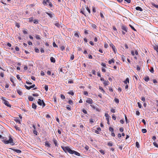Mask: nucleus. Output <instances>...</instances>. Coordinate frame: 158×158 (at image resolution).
<instances>
[{
    "label": "nucleus",
    "mask_w": 158,
    "mask_h": 158,
    "mask_svg": "<svg viewBox=\"0 0 158 158\" xmlns=\"http://www.w3.org/2000/svg\"><path fill=\"white\" fill-rule=\"evenodd\" d=\"M15 128L17 130H18V131H21V129H20V128L19 127H17V126H15Z\"/></svg>",
    "instance_id": "obj_31"
},
{
    "label": "nucleus",
    "mask_w": 158,
    "mask_h": 158,
    "mask_svg": "<svg viewBox=\"0 0 158 158\" xmlns=\"http://www.w3.org/2000/svg\"><path fill=\"white\" fill-rule=\"evenodd\" d=\"M66 108L67 109H68L69 110H71V108H70V106L68 105L66 106Z\"/></svg>",
    "instance_id": "obj_49"
},
{
    "label": "nucleus",
    "mask_w": 158,
    "mask_h": 158,
    "mask_svg": "<svg viewBox=\"0 0 158 158\" xmlns=\"http://www.w3.org/2000/svg\"><path fill=\"white\" fill-rule=\"evenodd\" d=\"M90 106L94 110H96L98 111H99L100 110L98 108L94 106L93 105H90Z\"/></svg>",
    "instance_id": "obj_11"
},
{
    "label": "nucleus",
    "mask_w": 158,
    "mask_h": 158,
    "mask_svg": "<svg viewBox=\"0 0 158 158\" xmlns=\"http://www.w3.org/2000/svg\"><path fill=\"white\" fill-rule=\"evenodd\" d=\"M50 60L52 62L55 63L56 60L55 58L53 57H51L50 58Z\"/></svg>",
    "instance_id": "obj_16"
},
{
    "label": "nucleus",
    "mask_w": 158,
    "mask_h": 158,
    "mask_svg": "<svg viewBox=\"0 0 158 158\" xmlns=\"http://www.w3.org/2000/svg\"><path fill=\"white\" fill-rule=\"evenodd\" d=\"M37 106L35 103H33L32 105V108L34 109H36Z\"/></svg>",
    "instance_id": "obj_22"
},
{
    "label": "nucleus",
    "mask_w": 158,
    "mask_h": 158,
    "mask_svg": "<svg viewBox=\"0 0 158 158\" xmlns=\"http://www.w3.org/2000/svg\"><path fill=\"white\" fill-rule=\"evenodd\" d=\"M32 96L34 97H38L39 96V94L37 93H35L32 94Z\"/></svg>",
    "instance_id": "obj_45"
},
{
    "label": "nucleus",
    "mask_w": 158,
    "mask_h": 158,
    "mask_svg": "<svg viewBox=\"0 0 158 158\" xmlns=\"http://www.w3.org/2000/svg\"><path fill=\"white\" fill-rule=\"evenodd\" d=\"M54 24L57 27H60V25L59 23V22L57 21H55L54 22Z\"/></svg>",
    "instance_id": "obj_10"
},
{
    "label": "nucleus",
    "mask_w": 158,
    "mask_h": 158,
    "mask_svg": "<svg viewBox=\"0 0 158 158\" xmlns=\"http://www.w3.org/2000/svg\"><path fill=\"white\" fill-rule=\"evenodd\" d=\"M3 101L4 104L6 106L8 107H10L11 105H10L8 101L6 100L5 99H2Z\"/></svg>",
    "instance_id": "obj_5"
},
{
    "label": "nucleus",
    "mask_w": 158,
    "mask_h": 158,
    "mask_svg": "<svg viewBox=\"0 0 158 158\" xmlns=\"http://www.w3.org/2000/svg\"><path fill=\"white\" fill-rule=\"evenodd\" d=\"M35 52L36 53H39V50L37 48H35Z\"/></svg>",
    "instance_id": "obj_54"
},
{
    "label": "nucleus",
    "mask_w": 158,
    "mask_h": 158,
    "mask_svg": "<svg viewBox=\"0 0 158 158\" xmlns=\"http://www.w3.org/2000/svg\"><path fill=\"white\" fill-rule=\"evenodd\" d=\"M110 46L112 48L114 53H116V52L117 51V49L116 48L115 46L112 43H111L110 44Z\"/></svg>",
    "instance_id": "obj_6"
},
{
    "label": "nucleus",
    "mask_w": 158,
    "mask_h": 158,
    "mask_svg": "<svg viewBox=\"0 0 158 158\" xmlns=\"http://www.w3.org/2000/svg\"><path fill=\"white\" fill-rule=\"evenodd\" d=\"M47 2H48L49 3V5L50 6V7H52L53 6V5L52 3L49 2V0H46Z\"/></svg>",
    "instance_id": "obj_17"
},
{
    "label": "nucleus",
    "mask_w": 158,
    "mask_h": 158,
    "mask_svg": "<svg viewBox=\"0 0 158 158\" xmlns=\"http://www.w3.org/2000/svg\"><path fill=\"white\" fill-rule=\"evenodd\" d=\"M35 86V85L33 84V85L30 86H28L27 85H25L24 86L25 88L29 90L31 88H34Z\"/></svg>",
    "instance_id": "obj_7"
},
{
    "label": "nucleus",
    "mask_w": 158,
    "mask_h": 158,
    "mask_svg": "<svg viewBox=\"0 0 158 158\" xmlns=\"http://www.w3.org/2000/svg\"><path fill=\"white\" fill-rule=\"evenodd\" d=\"M68 94H70L72 95H74V93L72 91H71L69 92H68Z\"/></svg>",
    "instance_id": "obj_48"
},
{
    "label": "nucleus",
    "mask_w": 158,
    "mask_h": 158,
    "mask_svg": "<svg viewBox=\"0 0 158 158\" xmlns=\"http://www.w3.org/2000/svg\"><path fill=\"white\" fill-rule=\"evenodd\" d=\"M36 39L37 40H40V36L39 35H36L35 36Z\"/></svg>",
    "instance_id": "obj_40"
},
{
    "label": "nucleus",
    "mask_w": 158,
    "mask_h": 158,
    "mask_svg": "<svg viewBox=\"0 0 158 158\" xmlns=\"http://www.w3.org/2000/svg\"><path fill=\"white\" fill-rule=\"evenodd\" d=\"M112 118L114 120H115L116 119V117L114 114L112 115Z\"/></svg>",
    "instance_id": "obj_56"
},
{
    "label": "nucleus",
    "mask_w": 158,
    "mask_h": 158,
    "mask_svg": "<svg viewBox=\"0 0 158 158\" xmlns=\"http://www.w3.org/2000/svg\"><path fill=\"white\" fill-rule=\"evenodd\" d=\"M129 79L127 78L126 79V80L124 81V82L125 84H127V82L129 83Z\"/></svg>",
    "instance_id": "obj_26"
},
{
    "label": "nucleus",
    "mask_w": 158,
    "mask_h": 158,
    "mask_svg": "<svg viewBox=\"0 0 158 158\" xmlns=\"http://www.w3.org/2000/svg\"><path fill=\"white\" fill-rule=\"evenodd\" d=\"M142 131L143 133H145L147 132V130L145 129H143L142 130Z\"/></svg>",
    "instance_id": "obj_42"
},
{
    "label": "nucleus",
    "mask_w": 158,
    "mask_h": 158,
    "mask_svg": "<svg viewBox=\"0 0 158 158\" xmlns=\"http://www.w3.org/2000/svg\"><path fill=\"white\" fill-rule=\"evenodd\" d=\"M99 152L102 155H104L105 154L104 151L102 149L100 150Z\"/></svg>",
    "instance_id": "obj_33"
},
{
    "label": "nucleus",
    "mask_w": 158,
    "mask_h": 158,
    "mask_svg": "<svg viewBox=\"0 0 158 158\" xmlns=\"http://www.w3.org/2000/svg\"><path fill=\"white\" fill-rule=\"evenodd\" d=\"M17 93L20 95H22V92L19 90H17Z\"/></svg>",
    "instance_id": "obj_29"
},
{
    "label": "nucleus",
    "mask_w": 158,
    "mask_h": 158,
    "mask_svg": "<svg viewBox=\"0 0 158 158\" xmlns=\"http://www.w3.org/2000/svg\"><path fill=\"white\" fill-rule=\"evenodd\" d=\"M53 142L56 147H58L57 141L54 138L53 139Z\"/></svg>",
    "instance_id": "obj_13"
},
{
    "label": "nucleus",
    "mask_w": 158,
    "mask_h": 158,
    "mask_svg": "<svg viewBox=\"0 0 158 158\" xmlns=\"http://www.w3.org/2000/svg\"><path fill=\"white\" fill-rule=\"evenodd\" d=\"M28 99L29 101H33L34 98L32 96H29L28 97Z\"/></svg>",
    "instance_id": "obj_21"
},
{
    "label": "nucleus",
    "mask_w": 158,
    "mask_h": 158,
    "mask_svg": "<svg viewBox=\"0 0 158 158\" xmlns=\"http://www.w3.org/2000/svg\"><path fill=\"white\" fill-rule=\"evenodd\" d=\"M11 136L10 135L9 136V140H6L5 138L2 137V136L0 135V138L2 139V141L5 144H8L9 143L11 145H15V143L13 142V140L11 137Z\"/></svg>",
    "instance_id": "obj_1"
},
{
    "label": "nucleus",
    "mask_w": 158,
    "mask_h": 158,
    "mask_svg": "<svg viewBox=\"0 0 158 158\" xmlns=\"http://www.w3.org/2000/svg\"><path fill=\"white\" fill-rule=\"evenodd\" d=\"M15 26L17 27L18 28H19L20 27V25L18 23H15Z\"/></svg>",
    "instance_id": "obj_51"
},
{
    "label": "nucleus",
    "mask_w": 158,
    "mask_h": 158,
    "mask_svg": "<svg viewBox=\"0 0 158 158\" xmlns=\"http://www.w3.org/2000/svg\"><path fill=\"white\" fill-rule=\"evenodd\" d=\"M74 35H75L76 37H78V38H79V35L77 33H76L74 34Z\"/></svg>",
    "instance_id": "obj_58"
},
{
    "label": "nucleus",
    "mask_w": 158,
    "mask_h": 158,
    "mask_svg": "<svg viewBox=\"0 0 158 158\" xmlns=\"http://www.w3.org/2000/svg\"><path fill=\"white\" fill-rule=\"evenodd\" d=\"M100 16L101 18H102V19L104 18V15H103L102 11H100Z\"/></svg>",
    "instance_id": "obj_28"
},
{
    "label": "nucleus",
    "mask_w": 158,
    "mask_h": 158,
    "mask_svg": "<svg viewBox=\"0 0 158 158\" xmlns=\"http://www.w3.org/2000/svg\"><path fill=\"white\" fill-rule=\"evenodd\" d=\"M61 148L65 152H68L71 154H74L75 155L77 156H80V155L79 153L73 150H71L68 147H61Z\"/></svg>",
    "instance_id": "obj_2"
},
{
    "label": "nucleus",
    "mask_w": 158,
    "mask_h": 158,
    "mask_svg": "<svg viewBox=\"0 0 158 158\" xmlns=\"http://www.w3.org/2000/svg\"><path fill=\"white\" fill-rule=\"evenodd\" d=\"M101 65L102 66L104 67L105 68H106V66L105 64L104 63H102L101 64Z\"/></svg>",
    "instance_id": "obj_44"
},
{
    "label": "nucleus",
    "mask_w": 158,
    "mask_h": 158,
    "mask_svg": "<svg viewBox=\"0 0 158 158\" xmlns=\"http://www.w3.org/2000/svg\"><path fill=\"white\" fill-rule=\"evenodd\" d=\"M121 29L124 31H122V34L123 35L125 34L126 32H127L128 28L127 26L122 24L121 26Z\"/></svg>",
    "instance_id": "obj_3"
},
{
    "label": "nucleus",
    "mask_w": 158,
    "mask_h": 158,
    "mask_svg": "<svg viewBox=\"0 0 158 158\" xmlns=\"http://www.w3.org/2000/svg\"><path fill=\"white\" fill-rule=\"evenodd\" d=\"M33 133L34 134H35V135H37V134H38V132L35 131V130H34L33 131Z\"/></svg>",
    "instance_id": "obj_63"
},
{
    "label": "nucleus",
    "mask_w": 158,
    "mask_h": 158,
    "mask_svg": "<svg viewBox=\"0 0 158 158\" xmlns=\"http://www.w3.org/2000/svg\"><path fill=\"white\" fill-rule=\"evenodd\" d=\"M60 97L62 99H64L65 98V96L62 94H60Z\"/></svg>",
    "instance_id": "obj_37"
},
{
    "label": "nucleus",
    "mask_w": 158,
    "mask_h": 158,
    "mask_svg": "<svg viewBox=\"0 0 158 158\" xmlns=\"http://www.w3.org/2000/svg\"><path fill=\"white\" fill-rule=\"evenodd\" d=\"M37 103L39 105L41 106L42 105L43 107L45 106V104L44 101L43 100H41L40 99H38Z\"/></svg>",
    "instance_id": "obj_4"
},
{
    "label": "nucleus",
    "mask_w": 158,
    "mask_h": 158,
    "mask_svg": "<svg viewBox=\"0 0 158 158\" xmlns=\"http://www.w3.org/2000/svg\"><path fill=\"white\" fill-rule=\"evenodd\" d=\"M121 59L123 62H124L125 60V57L124 56L122 55L121 56Z\"/></svg>",
    "instance_id": "obj_27"
},
{
    "label": "nucleus",
    "mask_w": 158,
    "mask_h": 158,
    "mask_svg": "<svg viewBox=\"0 0 158 158\" xmlns=\"http://www.w3.org/2000/svg\"><path fill=\"white\" fill-rule=\"evenodd\" d=\"M105 116L106 118H109L110 116L107 113H105Z\"/></svg>",
    "instance_id": "obj_46"
},
{
    "label": "nucleus",
    "mask_w": 158,
    "mask_h": 158,
    "mask_svg": "<svg viewBox=\"0 0 158 158\" xmlns=\"http://www.w3.org/2000/svg\"><path fill=\"white\" fill-rule=\"evenodd\" d=\"M15 121L17 123H18L19 124H21L20 121V119H19L18 118H16V119H15Z\"/></svg>",
    "instance_id": "obj_30"
},
{
    "label": "nucleus",
    "mask_w": 158,
    "mask_h": 158,
    "mask_svg": "<svg viewBox=\"0 0 158 158\" xmlns=\"http://www.w3.org/2000/svg\"><path fill=\"white\" fill-rule=\"evenodd\" d=\"M102 71L103 72H105L106 71V70L104 68L102 67Z\"/></svg>",
    "instance_id": "obj_64"
},
{
    "label": "nucleus",
    "mask_w": 158,
    "mask_h": 158,
    "mask_svg": "<svg viewBox=\"0 0 158 158\" xmlns=\"http://www.w3.org/2000/svg\"><path fill=\"white\" fill-rule=\"evenodd\" d=\"M129 26L132 30H133L134 31H136V30L135 28L132 25H131V24H129Z\"/></svg>",
    "instance_id": "obj_34"
},
{
    "label": "nucleus",
    "mask_w": 158,
    "mask_h": 158,
    "mask_svg": "<svg viewBox=\"0 0 158 158\" xmlns=\"http://www.w3.org/2000/svg\"><path fill=\"white\" fill-rule=\"evenodd\" d=\"M84 94L86 96H88V93L86 91H85L84 92Z\"/></svg>",
    "instance_id": "obj_62"
},
{
    "label": "nucleus",
    "mask_w": 158,
    "mask_h": 158,
    "mask_svg": "<svg viewBox=\"0 0 158 158\" xmlns=\"http://www.w3.org/2000/svg\"><path fill=\"white\" fill-rule=\"evenodd\" d=\"M136 69L138 71H139L140 70V68L138 65H137L136 66Z\"/></svg>",
    "instance_id": "obj_55"
},
{
    "label": "nucleus",
    "mask_w": 158,
    "mask_h": 158,
    "mask_svg": "<svg viewBox=\"0 0 158 158\" xmlns=\"http://www.w3.org/2000/svg\"><path fill=\"white\" fill-rule=\"evenodd\" d=\"M44 88H45V90L46 91H47L48 90V85H45Z\"/></svg>",
    "instance_id": "obj_41"
},
{
    "label": "nucleus",
    "mask_w": 158,
    "mask_h": 158,
    "mask_svg": "<svg viewBox=\"0 0 158 158\" xmlns=\"http://www.w3.org/2000/svg\"><path fill=\"white\" fill-rule=\"evenodd\" d=\"M38 19H35L34 20V23L35 24H38Z\"/></svg>",
    "instance_id": "obj_36"
},
{
    "label": "nucleus",
    "mask_w": 158,
    "mask_h": 158,
    "mask_svg": "<svg viewBox=\"0 0 158 158\" xmlns=\"http://www.w3.org/2000/svg\"><path fill=\"white\" fill-rule=\"evenodd\" d=\"M86 102L90 104L93 103V101L90 98H88L86 101Z\"/></svg>",
    "instance_id": "obj_8"
},
{
    "label": "nucleus",
    "mask_w": 158,
    "mask_h": 158,
    "mask_svg": "<svg viewBox=\"0 0 158 158\" xmlns=\"http://www.w3.org/2000/svg\"><path fill=\"white\" fill-rule=\"evenodd\" d=\"M104 47L106 48H108V44L107 43H106L104 44Z\"/></svg>",
    "instance_id": "obj_47"
},
{
    "label": "nucleus",
    "mask_w": 158,
    "mask_h": 158,
    "mask_svg": "<svg viewBox=\"0 0 158 158\" xmlns=\"http://www.w3.org/2000/svg\"><path fill=\"white\" fill-rule=\"evenodd\" d=\"M27 29H24L23 31V32L24 34H27L28 32L27 31Z\"/></svg>",
    "instance_id": "obj_25"
},
{
    "label": "nucleus",
    "mask_w": 158,
    "mask_h": 158,
    "mask_svg": "<svg viewBox=\"0 0 158 158\" xmlns=\"http://www.w3.org/2000/svg\"><path fill=\"white\" fill-rule=\"evenodd\" d=\"M135 145H136V147L138 148H139V143L138 142H136L135 143Z\"/></svg>",
    "instance_id": "obj_43"
},
{
    "label": "nucleus",
    "mask_w": 158,
    "mask_h": 158,
    "mask_svg": "<svg viewBox=\"0 0 158 158\" xmlns=\"http://www.w3.org/2000/svg\"><path fill=\"white\" fill-rule=\"evenodd\" d=\"M84 148L86 151H88L89 148V147L87 145H85Z\"/></svg>",
    "instance_id": "obj_39"
},
{
    "label": "nucleus",
    "mask_w": 158,
    "mask_h": 158,
    "mask_svg": "<svg viewBox=\"0 0 158 158\" xmlns=\"http://www.w3.org/2000/svg\"><path fill=\"white\" fill-rule=\"evenodd\" d=\"M154 49L158 53V46L157 45L154 46Z\"/></svg>",
    "instance_id": "obj_23"
},
{
    "label": "nucleus",
    "mask_w": 158,
    "mask_h": 158,
    "mask_svg": "<svg viewBox=\"0 0 158 158\" xmlns=\"http://www.w3.org/2000/svg\"><path fill=\"white\" fill-rule=\"evenodd\" d=\"M135 9L137 10H139L140 11H142L143 10V9L139 6H137L135 8Z\"/></svg>",
    "instance_id": "obj_15"
},
{
    "label": "nucleus",
    "mask_w": 158,
    "mask_h": 158,
    "mask_svg": "<svg viewBox=\"0 0 158 158\" xmlns=\"http://www.w3.org/2000/svg\"><path fill=\"white\" fill-rule=\"evenodd\" d=\"M91 26L92 28H93L94 29H97V26L96 25L92 23L91 24Z\"/></svg>",
    "instance_id": "obj_19"
},
{
    "label": "nucleus",
    "mask_w": 158,
    "mask_h": 158,
    "mask_svg": "<svg viewBox=\"0 0 158 158\" xmlns=\"http://www.w3.org/2000/svg\"><path fill=\"white\" fill-rule=\"evenodd\" d=\"M137 104L139 108H141L142 107V105L139 102H138Z\"/></svg>",
    "instance_id": "obj_50"
},
{
    "label": "nucleus",
    "mask_w": 158,
    "mask_h": 158,
    "mask_svg": "<svg viewBox=\"0 0 158 158\" xmlns=\"http://www.w3.org/2000/svg\"><path fill=\"white\" fill-rule=\"evenodd\" d=\"M150 71L151 73H153L154 71V69H153V67H151V69H150Z\"/></svg>",
    "instance_id": "obj_38"
},
{
    "label": "nucleus",
    "mask_w": 158,
    "mask_h": 158,
    "mask_svg": "<svg viewBox=\"0 0 158 158\" xmlns=\"http://www.w3.org/2000/svg\"><path fill=\"white\" fill-rule=\"evenodd\" d=\"M45 146L48 147H50V144L48 143V142L46 141L45 142Z\"/></svg>",
    "instance_id": "obj_20"
},
{
    "label": "nucleus",
    "mask_w": 158,
    "mask_h": 158,
    "mask_svg": "<svg viewBox=\"0 0 158 158\" xmlns=\"http://www.w3.org/2000/svg\"><path fill=\"white\" fill-rule=\"evenodd\" d=\"M114 101L116 102L117 103H118L119 102V100L118 99L116 98H115L114 99Z\"/></svg>",
    "instance_id": "obj_35"
},
{
    "label": "nucleus",
    "mask_w": 158,
    "mask_h": 158,
    "mask_svg": "<svg viewBox=\"0 0 158 158\" xmlns=\"http://www.w3.org/2000/svg\"><path fill=\"white\" fill-rule=\"evenodd\" d=\"M103 84L105 86H107L109 85V82L108 81H105Z\"/></svg>",
    "instance_id": "obj_14"
},
{
    "label": "nucleus",
    "mask_w": 158,
    "mask_h": 158,
    "mask_svg": "<svg viewBox=\"0 0 158 158\" xmlns=\"http://www.w3.org/2000/svg\"><path fill=\"white\" fill-rule=\"evenodd\" d=\"M46 13L51 18H52L53 17V15H54V14L52 12H50L48 13V12H46Z\"/></svg>",
    "instance_id": "obj_9"
},
{
    "label": "nucleus",
    "mask_w": 158,
    "mask_h": 158,
    "mask_svg": "<svg viewBox=\"0 0 158 158\" xmlns=\"http://www.w3.org/2000/svg\"><path fill=\"white\" fill-rule=\"evenodd\" d=\"M69 103L71 105L73 104V102L71 100H69Z\"/></svg>",
    "instance_id": "obj_61"
},
{
    "label": "nucleus",
    "mask_w": 158,
    "mask_h": 158,
    "mask_svg": "<svg viewBox=\"0 0 158 158\" xmlns=\"http://www.w3.org/2000/svg\"><path fill=\"white\" fill-rule=\"evenodd\" d=\"M16 77L18 80H19V81H21V80L19 76V75H17Z\"/></svg>",
    "instance_id": "obj_59"
},
{
    "label": "nucleus",
    "mask_w": 158,
    "mask_h": 158,
    "mask_svg": "<svg viewBox=\"0 0 158 158\" xmlns=\"http://www.w3.org/2000/svg\"><path fill=\"white\" fill-rule=\"evenodd\" d=\"M110 111L112 113H114L115 112V110L112 108L110 110Z\"/></svg>",
    "instance_id": "obj_60"
},
{
    "label": "nucleus",
    "mask_w": 158,
    "mask_h": 158,
    "mask_svg": "<svg viewBox=\"0 0 158 158\" xmlns=\"http://www.w3.org/2000/svg\"><path fill=\"white\" fill-rule=\"evenodd\" d=\"M109 129L110 131L112 132H113L114 131V129L112 127H109Z\"/></svg>",
    "instance_id": "obj_53"
},
{
    "label": "nucleus",
    "mask_w": 158,
    "mask_h": 158,
    "mask_svg": "<svg viewBox=\"0 0 158 158\" xmlns=\"http://www.w3.org/2000/svg\"><path fill=\"white\" fill-rule=\"evenodd\" d=\"M107 144H108V145L109 146H112L113 145V143H112V142L110 141Z\"/></svg>",
    "instance_id": "obj_32"
},
{
    "label": "nucleus",
    "mask_w": 158,
    "mask_h": 158,
    "mask_svg": "<svg viewBox=\"0 0 158 158\" xmlns=\"http://www.w3.org/2000/svg\"><path fill=\"white\" fill-rule=\"evenodd\" d=\"M10 149H11V150H13L15 152L18 153H21L22 152L20 150L15 149L14 148H10Z\"/></svg>",
    "instance_id": "obj_12"
},
{
    "label": "nucleus",
    "mask_w": 158,
    "mask_h": 158,
    "mask_svg": "<svg viewBox=\"0 0 158 158\" xmlns=\"http://www.w3.org/2000/svg\"><path fill=\"white\" fill-rule=\"evenodd\" d=\"M60 49L62 51H63L65 49V47L64 46H62L60 47Z\"/></svg>",
    "instance_id": "obj_52"
},
{
    "label": "nucleus",
    "mask_w": 158,
    "mask_h": 158,
    "mask_svg": "<svg viewBox=\"0 0 158 158\" xmlns=\"http://www.w3.org/2000/svg\"><path fill=\"white\" fill-rule=\"evenodd\" d=\"M29 19V22H31L33 21V17L30 18Z\"/></svg>",
    "instance_id": "obj_57"
},
{
    "label": "nucleus",
    "mask_w": 158,
    "mask_h": 158,
    "mask_svg": "<svg viewBox=\"0 0 158 158\" xmlns=\"http://www.w3.org/2000/svg\"><path fill=\"white\" fill-rule=\"evenodd\" d=\"M144 80L146 81H147V82L149 80V77L148 76H147V77H145V78H144Z\"/></svg>",
    "instance_id": "obj_24"
},
{
    "label": "nucleus",
    "mask_w": 158,
    "mask_h": 158,
    "mask_svg": "<svg viewBox=\"0 0 158 158\" xmlns=\"http://www.w3.org/2000/svg\"><path fill=\"white\" fill-rule=\"evenodd\" d=\"M112 62L114 63V60L112 58L110 60H109L108 61V63L109 64H111Z\"/></svg>",
    "instance_id": "obj_18"
}]
</instances>
